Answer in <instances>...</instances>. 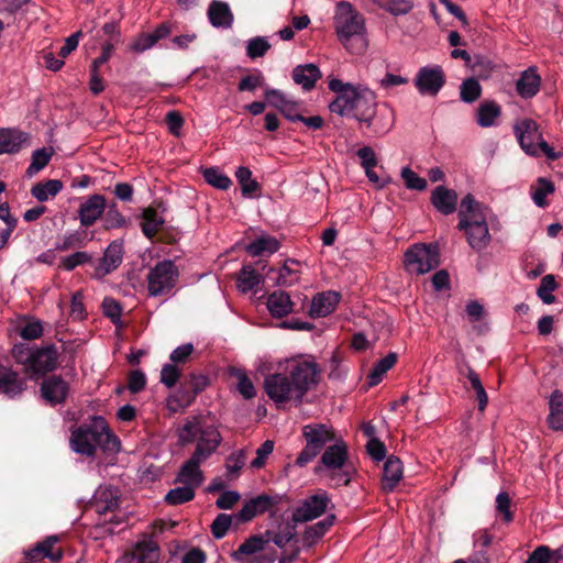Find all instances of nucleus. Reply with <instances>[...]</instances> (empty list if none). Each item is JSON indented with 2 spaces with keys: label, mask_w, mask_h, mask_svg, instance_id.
Wrapping results in <instances>:
<instances>
[{
  "label": "nucleus",
  "mask_w": 563,
  "mask_h": 563,
  "mask_svg": "<svg viewBox=\"0 0 563 563\" xmlns=\"http://www.w3.org/2000/svg\"><path fill=\"white\" fill-rule=\"evenodd\" d=\"M177 437L181 445L195 442L197 445L189 460L180 467L176 482L194 488L199 487L203 482L201 463L218 450L223 440L216 418L210 412L190 416L177 430Z\"/></svg>",
  "instance_id": "obj_1"
},
{
  "label": "nucleus",
  "mask_w": 563,
  "mask_h": 563,
  "mask_svg": "<svg viewBox=\"0 0 563 563\" xmlns=\"http://www.w3.org/2000/svg\"><path fill=\"white\" fill-rule=\"evenodd\" d=\"M70 448L76 453L93 456L98 448L104 452L119 451L120 440L103 417L93 416L88 422L79 424L71 431Z\"/></svg>",
  "instance_id": "obj_2"
},
{
  "label": "nucleus",
  "mask_w": 563,
  "mask_h": 563,
  "mask_svg": "<svg viewBox=\"0 0 563 563\" xmlns=\"http://www.w3.org/2000/svg\"><path fill=\"white\" fill-rule=\"evenodd\" d=\"M329 89L335 92L336 98L330 103L329 109L333 113L346 115L352 112L353 108H357L362 100L372 101V90L363 88L362 86H354L352 84H344L338 78H332L329 81Z\"/></svg>",
  "instance_id": "obj_3"
},
{
  "label": "nucleus",
  "mask_w": 563,
  "mask_h": 563,
  "mask_svg": "<svg viewBox=\"0 0 563 563\" xmlns=\"http://www.w3.org/2000/svg\"><path fill=\"white\" fill-rule=\"evenodd\" d=\"M302 437L306 440V446L297 456L295 464L302 467L311 462L328 443L335 440L333 430L323 423H310L302 428Z\"/></svg>",
  "instance_id": "obj_4"
},
{
  "label": "nucleus",
  "mask_w": 563,
  "mask_h": 563,
  "mask_svg": "<svg viewBox=\"0 0 563 563\" xmlns=\"http://www.w3.org/2000/svg\"><path fill=\"white\" fill-rule=\"evenodd\" d=\"M334 21L339 40L345 46L351 37L362 35L365 31L364 16L347 1L336 4Z\"/></svg>",
  "instance_id": "obj_5"
},
{
  "label": "nucleus",
  "mask_w": 563,
  "mask_h": 563,
  "mask_svg": "<svg viewBox=\"0 0 563 563\" xmlns=\"http://www.w3.org/2000/svg\"><path fill=\"white\" fill-rule=\"evenodd\" d=\"M320 369L317 363L306 360H294L287 365V375L296 393V402H301L303 396L318 383Z\"/></svg>",
  "instance_id": "obj_6"
},
{
  "label": "nucleus",
  "mask_w": 563,
  "mask_h": 563,
  "mask_svg": "<svg viewBox=\"0 0 563 563\" xmlns=\"http://www.w3.org/2000/svg\"><path fill=\"white\" fill-rule=\"evenodd\" d=\"M405 265L409 273L426 274L440 265L437 244H415L405 253Z\"/></svg>",
  "instance_id": "obj_7"
},
{
  "label": "nucleus",
  "mask_w": 563,
  "mask_h": 563,
  "mask_svg": "<svg viewBox=\"0 0 563 563\" xmlns=\"http://www.w3.org/2000/svg\"><path fill=\"white\" fill-rule=\"evenodd\" d=\"M179 277L177 266L172 261L158 262L147 274V290L153 297L169 294Z\"/></svg>",
  "instance_id": "obj_8"
},
{
  "label": "nucleus",
  "mask_w": 563,
  "mask_h": 563,
  "mask_svg": "<svg viewBox=\"0 0 563 563\" xmlns=\"http://www.w3.org/2000/svg\"><path fill=\"white\" fill-rule=\"evenodd\" d=\"M57 361L58 350L55 344L51 343L42 347H34L25 374L34 380L46 377L48 373L57 368Z\"/></svg>",
  "instance_id": "obj_9"
},
{
  "label": "nucleus",
  "mask_w": 563,
  "mask_h": 563,
  "mask_svg": "<svg viewBox=\"0 0 563 563\" xmlns=\"http://www.w3.org/2000/svg\"><path fill=\"white\" fill-rule=\"evenodd\" d=\"M284 498L285 495L279 494H261L245 501L242 509L234 515V519L238 523L249 522L256 516L263 515L277 507Z\"/></svg>",
  "instance_id": "obj_10"
},
{
  "label": "nucleus",
  "mask_w": 563,
  "mask_h": 563,
  "mask_svg": "<svg viewBox=\"0 0 563 563\" xmlns=\"http://www.w3.org/2000/svg\"><path fill=\"white\" fill-rule=\"evenodd\" d=\"M70 393V386L62 375L43 377L40 384V396L49 406L55 407L66 402Z\"/></svg>",
  "instance_id": "obj_11"
},
{
  "label": "nucleus",
  "mask_w": 563,
  "mask_h": 563,
  "mask_svg": "<svg viewBox=\"0 0 563 563\" xmlns=\"http://www.w3.org/2000/svg\"><path fill=\"white\" fill-rule=\"evenodd\" d=\"M445 81V74L439 65L421 67L415 77V86L423 96H437Z\"/></svg>",
  "instance_id": "obj_12"
},
{
  "label": "nucleus",
  "mask_w": 563,
  "mask_h": 563,
  "mask_svg": "<svg viewBox=\"0 0 563 563\" xmlns=\"http://www.w3.org/2000/svg\"><path fill=\"white\" fill-rule=\"evenodd\" d=\"M331 499L327 492L320 490L317 494L306 498L302 504L292 512V521L307 522L313 520L327 511Z\"/></svg>",
  "instance_id": "obj_13"
},
{
  "label": "nucleus",
  "mask_w": 563,
  "mask_h": 563,
  "mask_svg": "<svg viewBox=\"0 0 563 563\" xmlns=\"http://www.w3.org/2000/svg\"><path fill=\"white\" fill-rule=\"evenodd\" d=\"M287 373H275L265 377L264 389L276 404L296 401V393Z\"/></svg>",
  "instance_id": "obj_14"
},
{
  "label": "nucleus",
  "mask_w": 563,
  "mask_h": 563,
  "mask_svg": "<svg viewBox=\"0 0 563 563\" xmlns=\"http://www.w3.org/2000/svg\"><path fill=\"white\" fill-rule=\"evenodd\" d=\"M514 131L522 151L530 156L538 157L537 144L541 140L542 134L537 122L528 118L522 119L515 124Z\"/></svg>",
  "instance_id": "obj_15"
},
{
  "label": "nucleus",
  "mask_w": 563,
  "mask_h": 563,
  "mask_svg": "<svg viewBox=\"0 0 563 563\" xmlns=\"http://www.w3.org/2000/svg\"><path fill=\"white\" fill-rule=\"evenodd\" d=\"M361 124H365L368 132L376 137H380L388 133L394 124L393 111L385 108L378 112L376 110H365L358 114Z\"/></svg>",
  "instance_id": "obj_16"
},
{
  "label": "nucleus",
  "mask_w": 563,
  "mask_h": 563,
  "mask_svg": "<svg viewBox=\"0 0 563 563\" xmlns=\"http://www.w3.org/2000/svg\"><path fill=\"white\" fill-rule=\"evenodd\" d=\"M26 378L11 366L0 363V395L14 399L26 390Z\"/></svg>",
  "instance_id": "obj_17"
},
{
  "label": "nucleus",
  "mask_w": 563,
  "mask_h": 563,
  "mask_svg": "<svg viewBox=\"0 0 563 563\" xmlns=\"http://www.w3.org/2000/svg\"><path fill=\"white\" fill-rule=\"evenodd\" d=\"M107 200L103 195L93 194L80 203L78 218L84 228L92 227L106 211Z\"/></svg>",
  "instance_id": "obj_18"
},
{
  "label": "nucleus",
  "mask_w": 563,
  "mask_h": 563,
  "mask_svg": "<svg viewBox=\"0 0 563 563\" xmlns=\"http://www.w3.org/2000/svg\"><path fill=\"white\" fill-rule=\"evenodd\" d=\"M459 230L465 232L470 246L476 252L486 249L490 242V234L485 216H476V219L467 221L466 229Z\"/></svg>",
  "instance_id": "obj_19"
},
{
  "label": "nucleus",
  "mask_w": 563,
  "mask_h": 563,
  "mask_svg": "<svg viewBox=\"0 0 563 563\" xmlns=\"http://www.w3.org/2000/svg\"><path fill=\"white\" fill-rule=\"evenodd\" d=\"M208 384V376L201 373H190L181 377L179 387L175 394L183 397L184 405H191Z\"/></svg>",
  "instance_id": "obj_20"
},
{
  "label": "nucleus",
  "mask_w": 563,
  "mask_h": 563,
  "mask_svg": "<svg viewBox=\"0 0 563 563\" xmlns=\"http://www.w3.org/2000/svg\"><path fill=\"white\" fill-rule=\"evenodd\" d=\"M349 459L347 445L343 440L336 441L325 448L322 453L319 465L316 466L314 472L320 473L322 467L328 471L342 468L344 462Z\"/></svg>",
  "instance_id": "obj_21"
},
{
  "label": "nucleus",
  "mask_w": 563,
  "mask_h": 563,
  "mask_svg": "<svg viewBox=\"0 0 563 563\" xmlns=\"http://www.w3.org/2000/svg\"><path fill=\"white\" fill-rule=\"evenodd\" d=\"M123 242L114 240L104 251L102 258L96 267V276L102 278L115 271L122 263Z\"/></svg>",
  "instance_id": "obj_22"
},
{
  "label": "nucleus",
  "mask_w": 563,
  "mask_h": 563,
  "mask_svg": "<svg viewBox=\"0 0 563 563\" xmlns=\"http://www.w3.org/2000/svg\"><path fill=\"white\" fill-rule=\"evenodd\" d=\"M121 504V493L118 487H99L93 496L92 506L99 515L115 511Z\"/></svg>",
  "instance_id": "obj_23"
},
{
  "label": "nucleus",
  "mask_w": 563,
  "mask_h": 563,
  "mask_svg": "<svg viewBox=\"0 0 563 563\" xmlns=\"http://www.w3.org/2000/svg\"><path fill=\"white\" fill-rule=\"evenodd\" d=\"M58 541V537H47L42 542L36 543L32 549L25 552V556L29 563H36L42 561L44 558H48L52 562H58L63 558V550L60 548L55 549L54 545Z\"/></svg>",
  "instance_id": "obj_24"
},
{
  "label": "nucleus",
  "mask_w": 563,
  "mask_h": 563,
  "mask_svg": "<svg viewBox=\"0 0 563 563\" xmlns=\"http://www.w3.org/2000/svg\"><path fill=\"white\" fill-rule=\"evenodd\" d=\"M165 211L164 203L157 202L144 208L141 212V230L142 233L150 240H153L156 234L163 229L165 220L158 216V211Z\"/></svg>",
  "instance_id": "obj_25"
},
{
  "label": "nucleus",
  "mask_w": 563,
  "mask_h": 563,
  "mask_svg": "<svg viewBox=\"0 0 563 563\" xmlns=\"http://www.w3.org/2000/svg\"><path fill=\"white\" fill-rule=\"evenodd\" d=\"M340 299V294L332 290L317 294L311 301L309 316L311 318L329 316L335 310Z\"/></svg>",
  "instance_id": "obj_26"
},
{
  "label": "nucleus",
  "mask_w": 563,
  "mask_h": 563,
  "mask_svg": "<svg viewBox=\"0 0 563 563\" xmlns=\"http://www.w3.org/2000/svg\"><path fill=\"white\" fill-rule=\"evenodd\" d=\"M430 201L439 212L449 216L456 210L457 194L444 186H437L431 192Z\"/></svg>",
  "instance_id": "obj_27"
},
{
  "label": "nucleus",
  "mask_w": 563,
  "mask_h": 563,
  "mask_svg": "<svg viewBox=\"0 0 563 563\" xmlns=\"http://www.w3.org/2000/svg\"><path fill=\"white\" fill-rule=\"evenodd\" d=\"M541 86V77L537 73L536 67H529L520 74L516 82L517 93L523 99H530L534 97Z\"/></svg>",
  "instance_id": "obj_28"
},
{
  "label": "nucleus",
  "mask_w": 563,
  "mask_h": 563,
  "mask_svg": "<svg viewBox=\"0 0 563 563\" xmlns=\"http://www.w3.org/2000/svg\"><path fill=\"white\" fill-rule=\"evenodd\" d=\"M159 559V547L157 542L146 539L139 541L131 555L128 558V563H157Z\"/></svg>",
  "instance_id": "obj_29"
},
{
  "label": "nucleus",
  "mask_w": 563,
  "mask_h": 563,
  "mask_svg": "<svg viewBox=\"0 0 563 563\" xmlns=\"http://www.w3.org/2000/svg\"><path fill=\"white\" fill-rule=\"evenodd\" d=\"M402 463L399 457L390 455L386 459L383 470L382 487L391 492L402 478Z\"/></svg>",
  "instance_id": "obj_30"
},
{
  "label": "nucleus",
  "mask_w": 563,
  "mask_h": 563,
  "mask_svg": "<svg viewBox=\"0 0 563 563\" xmlns=\"http://www.w3.org/2000/svg\"><path fill=\"white\" fill-rule=\"evenodd\" d=\"M29 135L15 129H0V154L20 152Z\"/></svg>",
  "instance_id": "obj_31"
},
{
  "label": "nucleus",
  "mask_w": 563,
  "mask_h": 563,
  "mask_svg": "<svg viewBox=\"0 0 563 563\" xmlns=\"http://www.w3.org/2000/svg\"><path fill=\"white\" fill-rule=\"evenodd\" d=\"M267 308L274 318H284L294 311V302L288 292L275 290L268 295Z\"/></svg>",
  "instance_id": "obj_32"
},
{
  "label": "nucleus",
  "mask_w": 563,
  "mask_h": 563,
  "mask_svg": "<svg viewBox=\"0 0 563 563\" xmlns=\"http://www.w3.org/2000/svg\"><path fill=\"white\" fill-rule=\"evenodd\" d=\"M320 78L321 71L314 64L298 65L292 69L294 81L307 91L313 89Z\"/></svg>",
  "instance_id": "obj_33"
},
{
  "label": "nucleus",
  "mask_w": 563,
  "mask_h": 563,
  "mask_svg": "<svg viewBox=\"0 0 563 563\" xmlns=\"http://www.w3.org/2000/svg\"><path fill=\"white\" fill-rule=\"evenodd\" d=\"M208 18L216 27H231L234 19L229 4L218 0L209 4Z\"/></svg>",
  "instance_id": "obj_34"
},
{
  "label": "nucleus",
  "mask_w": 563,
  "mask_h": 563,
  "mask_svg": "<svg viewBox=\"0 0 563 563\" xmlns=\"http://www.w3.org/2000/svg\"><path fill=\"white\" fill-rule=\"evenodd\" d=\"M483 210V205L476 201L473 195L467 194L460 203L457 229H466L467 221L476 219V216H485Z\"/></svg>",
  "instance_id": "obj_35"
},
{
  "label": "nucleus",
  "mask_w": 563,
  "mask_h": 563,
  "mask_svg": "<svg viewBox=\"0 0 563 563\" xmlns=\"http://www.w3.org/2000/svg\"><path fill=\"white\" fill-rule=\"evenodd\" d=\"M236 286L242 292L255 290L264 282L263 276L251 264H244L236 273Z\"/></svg>",
  "instance_id": "obj_36"
},
{
  "label": "nucleus",
  "mask_w": 563,
  "mask_h": 563,
  "mask_svg": "<svg viewBox=\"0 0 563 563\" xmlns=\"http://www.w3.org/2000/svg\"><path fill=\"white\" fill-rule=\"evenodd\" d=\"M269 542V538L262 534H253L249 537L236 551L232 553L235 561H243V556L256 555L265 549V545Z\"/></svg>",
  "instance_id": "obj_37"
},
{
  "label": "nucleus",
  "mask_w": 563,
  "mask_h": 563,
  "mask_svg": "<svg viewBox=\"0 0 563 563\" xmlns=\"http://www.w3.org/2000/svg\"><path fill=\"white\" fill-rule=\"evenodd\" d=\"M335 516L329 515L317 523L307 527L302 536L303 544L308 548L312 547L333 526Z\"/></svg>",
  "instance_id": "obj_38"
},
{
  "label": "nucleus",
  "mask_w": 563,
  "mask_h": 563,
  "mask_svg": "<svg viewBox=\"0 0 563 563\" xmlns=\"http://www.w3.org/2000/svg\"><path fill=\"white\" fill-rule=\"evenodd\" d=\"M280 247V242L271 235H262L246 245L245 250L251 256H261L264 253L274 254Z\"/></svg>",
  "instance_id": "obj_39"
},
{
  "label": "nucleus",
  "mask_w": 563,
  "mask_h": 563,
  "mask_svg": "<svg viewBox=\"0 0 563 563\" xmlns=\"http://www.w3.org/2000/svg\"><path fill=\"white\" fill-rule=\"evenodd\" d=\"M500 114L501 109L495 101L485 100L476 110V122L482 128H488L495 124V120Z\"/></svg>",
  "instance_id": "obj_40"
},
{
  "label": "nucleus",
  "mask_w": 563,
  "mask_h": 563,
  "mask_svg": "<svg viewBox=\"0 0 563 563\" xmlns=\"http://www.w3.org/2000/svg\"><path fill=\"white\" fill-rule=\"evenodd\" d=\"M549 427L553 430H563V393L554 390L550 398Z\"/></svg>",
  "instance_id": "obj_41"
},
{
  "label": "nucleus",
  "mask_w": 563,
  "mask_h": 563,
  "mask_svg": "<svg viewBox=\"0 0 563 563\" xmlns=\"http://www.w3.org/2000/svg\"><path fill=\"white\" fill-rule=\"evenodd\" d=\"M101 219L103 220V227L106 230L128 228L131 224L130 219L119 211L115 202L107 203L106 211Z\"/></svg>",
  "instance_id": "obj_42"
},
{
  "label": "nucleus",
  "mask_w": 563,
  "mask_h": 563,
  "mask_svg": "<svg viewBox=\"0 0 563 563\" xmlns=\"http://www.w3.org/2000/svg\"><path fill=\"white\" fill-rule=\"evenodd\" d=\"M235 177L241 186L243 196L250 198L260 196L261 185L252 178V172L249 167H239L235 172Z\"/></svg>",
  "instance_id": "obj_43"
},
{
  "label": "nucleus",
  "mask_w": 563,
  "mask_h": 563,
  "mask_svg": "<svg viewBox=\"0 0 563 563\" xmlns=\"http://www.w3.org/2000/svg\"><path fill=\"white\" fill-rule=\"evenodd\" d=\"M398 360V355L394 352L388 353L385 357L380 358L367 375V383L371 387L378 385L387 371H389Z\"/></svg>",
  "instance_id": "obj_44"
},
{
  "label": "nucleus",
  "mask_w": 563,
  "mask_h": 563,
  "mask_svg": "<svg viewBox=\"0 0 563 563\" xmlns=\"http://www.w3.org/2000/svg\"><path fill=\"white\" fill-rule=\"evenodd\" d=\"M299 266L300 262L295 258H287L283 266L278 271V275L276 278L277 286L289 287L299 280L300 271L294 268L292 266Z\"/></svg>",
  "instance_id": "obj_45"
},
{
  "label": "nucleus",
  "mask_w": 563,
  "mask_h": 563,
  "mask_svg": "<svg viewBox=\"0 0 563 563\" xmlns=\"http://www.w3.org/2000/svg\"><path fill=\"white\" fill-rule=\"evenodd\" d=\"M63 189V183L59 179H48L44 183H36L31 188V195L41 202L47 201L49 197H55Z\"/></svg>",
  "instance_id": "obj_46"
},
{
  "label": "nucleus",
  "mask_w": 563,
  "mask_h": 563,
  "mask_svg": "<svg viewBox=\"0 0 563 563\" xmlns=\"http://www.w3.org/2000/svg\"><path fill=\"white\" fill-rule=\"evenodd\" d=\"M229 375L238 379L236 389L244 399H253L256 396L254 385L244 369L230 366Z\"/></svg>",
  "instance_id": "obj_47"
},
{
  "label": "nucleus",
  "mask_w": 563,
  "mask_h": 563,
  "mask_svg": "<svg viewBox=\"0 0 563 563\" xmlns=\"http://www.w3.org/2000/svg\"><path fill=\"white\" fill-rule=\"evenodd\" d=\"M466 377L470 380L471 387L474 389L476 394V400L478 402V410L484 411L488 404L487 393L481 382L478 374L471 367H466Z\"/></svg>",
  "instance_id": "obj_48"
},
{
  "label": "nucleus",
  "mask_w": 563,
  "mask_h": 563,
  "mask_svg": "<svg viewBox=\"0 0 563 563\" xmlns=\"http://www.w3.org/2000/svg\"><path fill=\"white\" fill-rule=\"evenodd\" d=\"M558 287L559 284L555 280V276L552 274H548L542 277L540 285L537 289V295L543 301V303H554L556 298L552 292L556 290Z\"/></svg>",
  "instance_id": "obj_49"
},
{
  "label": "nucleus",
  "mask_w": 563,
  "mask_h": 563,
  "mask_svg": "<svg viewBox=\"0 0 563 563\" xmlns=\"http://www.w3.org/2000/svg\"><path fill=\"white\" fill-rule=\"evenodd\" d=\"M170 33H172V24L168 22H164V23L159 24L153 33L148 34L144 38L143 44H141L140 42H136L133 45V49H135L137 52L147 49V48L152 47L155 43H157L159 40L165 38Z\"/></svg>",
  "instance_id": "obj_50"
},
{
  "label": "nucleus",
  "mask_w": 563,
  "mask_h": 563,
  "mask_svg": "<svg viewBox=\"0 0 563 563\" xmlns=\"http://www.w3.org/2000/svg\"><path fill=\"white\" fill-rule=\"evenodd\" d=\"M203 179L214 188L227 190L231 185V179L218 167H208L202 170Z\"/></svg>",
  "instance_id": "obj_51"
},
{
  "label": "nucleus",
  "mask_w": 563,
  "mask_h": 563,
  "mask_svg": "<svg viewBox=\"0 0 563 563\" xmlns=\"http://www.w3.org/2000/svg\"><path fill=\"white\" fill-rule=\"evenodd\" d=\"M195 498V488L188 485L170 489L164 500L166 504L177 506L190 501Z\"/></svg>",
  "instance_id": "obj_52"
},
{
  "label": "nucleus",
  "mask_w": 563,
  "mask_h": 563,
  "mask_svg": "<svg viewBox=\"0 0 563 563\" xmlns=\"http://www.w3.org/2000/svg\"><path fill=\"white\" fill-rule=\"evenodd\" d=\"M482 95V86L474 77L466 78L460 86L461 100L466 103L475 102Z\"/></svg>",
  "instance_id": "obj_53"
},
{
  "label": "nucleus",
  "mask_w": 563,
  "mask_h": 563,
  "mask_svg": "<svg viewBox=\"0 0 563 563\" xmlns=\"http://www.w3.org/2000/svg\"><path fill=\"white\" fill-rule=\"evenodd\" d=\"M86 234L84 232L74 231L58 241L55 245V250L59 252H66L74 249H80L86 245Z\"/></svg>",
  "instance_id": "obj_54"
},
{
  "label": "nucleus",
  "mask_w": 563,
  "mask_h": 563,
  "mask_svg": "<svg viewBox=\"0 0 563 563\" xmlns=\"http://www.w3.org/2000/svg\"><path fill=\"white\" fill-rule=\"evenodd\" d=\"M245 462H246L245 450L235 451L227 457L225 468L228 471L229 479L239 477L241 470L245 465Z\"/></svg>",
  "instance_id": "obj_55"
},
{
  "label": "nucleus",
  "mask_w": 563,
  "mask_h": 563,
  "mask_svg": "<svg viewBox=\"0 0 563 563\" xmlns=\"http://www.w3.org/2000/svg\"><path fill=\"white\" fill-rule=\"evenodd\" d=\"M102 312L111 320L117 328H122L123 323L121 320L122 307L120 302L111 297H106L102 301Z\"/></svg>",
  "instance_id": "obj_56"
},
{
  "label": "nucleus",
  "mask_w": 563,
  "mask_h": 563,
  "mask_svg": "<svg viewBox=\"0 0 563 563\" xmlns=\"http://www.w3.org/2000/svg\"><path fill=\"white\" fill-rule=\"evenodd\" d=\"M512 500L507 492H500L496 497V512L501 517L503 522L510 523L514 520L511 511Z\"/></svg>",
  "instance_id": "obj_57"
},
{
  "label": "nucleus",
  "mask_w": 563,
  "mask_h": 563,
  "mask_svg": "<svg viewBox=\"0 0 563 563\" xmlns=\"http://www.w3.org/2000/svg\"><path fill=\"white\" fill-rule=\"evenodd\" d=\"M554 189V184L551 180L543 177L538 178V186L531 195L533 202L538 207H545L548 205L545 198L548 195L552 194Z\"/></svg>",
  "instance_id": "obj_58"
},
{
  "label": "nucleus",
  "mask_w": 563,
  "mask_h": 563,
  "mask_svg": "<svg viewBox=\"0 0 563 563\" xmlns=\"http://www.w3.org/2000/svg\"><path fill=\"white\" fill-rule=\"evenodd\" d=\"M265 84V77L262 71L254 69L252 74L243 77L238 84V90L240 92L250 91L253 92L257 88L263 87Z\"/></svg>",
  "instance_id": "obj_59"
},
{
  "label": "nucleus",
  "mask_w": 563,
  "mask_h": 563,
  "mask_svg": "<svg viewBox=\"0 0 563 563\" xmlns=\"http://www.w3.org/2000/svg\"><path fill=\"white\" fill-rule=\"evenodd\" d=\"M52 155L53 151H48L45 147L34 151L32 154V162L27 167V174L33 175L42 170L49 163Z\"/></svg>",
  "instance_id": "obj_60"
},
{
  "label": "nucleus",
  "mask_w": 563,
  "mask_h": 563,
  "mask_svg": "<svg viewBox=\"0 0 563 563\" xmlns=\"http://www.w3.org/2000/svg\"><path fill=\"white\" fill-rule=\"evenodd\" d=\"M271 49L269 42L262 36L251 38L246 45V55L251 59L263 57Z\"/></svg>",
  "instance_id": "obj_61"
},
{
  "label": "nucleus",
  "mask_w": 563,
  "mask_h": 563,
  "mask_svg": "<svg viewBox=\"0 0 563 563\" xmlns=\"http://www.w3.org/2000/svg\"><path fill=\"white\" fill-rule=\"evenodd\" d=\"M266 538L273 541L278 548H284L287 543L291 542L296 538L295 526L287 523L285 529L280 532H272L267 530L265 532Z\"/></svg>",
  "instance_id": "obj_62"
},
{
  "label": "nucleus",
  "mask_w": 563,
  "mask_h": 563,
  "mask_svg": "<svg viewBox=\"0 0 563 563\" xmlns=\"http://www.w3.org/2000/svg\"><path fill=\"white\" fill-rule=\"evenodd\" d=\"M234 517L219 514L211 525V532L216 539H222L228 533Z\"/></svg>",
  "instance_id": "obj_63"
},
{
  "label": "nucleus",
  "mask_w": 563,
  "mask_h": 563,
  "mask_svg": "<svg viewBox=\"0 0 563 563\" xmlns=\"http://www.w3.org/2000/svg\"><path fill=\"white\" fill-rule=\"evenodd\" d=\"M181 379V372L175 364H165L161 371V382L167 387L173 388Z\"/></svg>",
  "instance_id": "obj_64"
}]
</instances>
